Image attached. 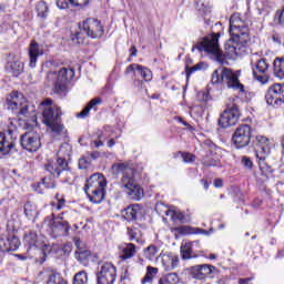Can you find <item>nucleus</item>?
I'll return each instance as SVG.
<instances>
[{
    "instance_id": "obj_1",
    "label": "nucleus",
    "mask_w": 284,
    "mask_h": 284,
    "mask_svg": "<svg viewBox=\"0 0 284 284\" xmlns=\"http://www.w3.org/2000/svg\"><path fill=\"white\" fill-rule=\"evenodd\" d=\"M229 32L233 38L225 43V54L219 45L221 33H213L212 36L205 37L191 49V52L195 50H199V52L204 51L207 54H213L215 61L221 63V65H230L227 59H236L247 54V45L245 44L250 41V28L245 20L241 19L240 13L231 16Z\"/></svg>"
},
{
    "instance_id": "obj_2",
    "label": "nucleus",
    "mask_w": 284,
    "mask_h": 284,
    "mask_svg": "<svg viewBox=\"0 0 284 284\" xmlns=\"http://www.w3.org/2000/svg\"><path fill=\"white\" fill-rule=\"evenodd\" d=\"M72 155V146L64 143L58 151V159L55 162L45 164V170L53 179H61L62 183H70L72 179V171L68 166L67 159Z\"/></svg>"
},
{
    "instance_id": "obj_3",
    "label": "nucleus",
    "mask_w": 284,
    "mask_h": 284,
    "mask_svg": "<svg viewBox=\"0 0 284 284\" xmlns=\"http://www.w3.org/2000/svg\"><path fill=\"white\" fill-rule=\"evenodd\" d=\"M113 174H121V185L126 191L129 197L133 201H141L143 199V190L134 180V175L136 174V170L134 168L125 164L118 163L112 165Z\"/></svg>"
},
{
    "instance_id": "obj_4",
    "label": "nucleus",
    "mask_w": 284,
    "mask_h": 284,
    "mask_svg": "<svg viewBox=\"0 0 284 284\" xmlns=\"http://www.w3.org/2000/svg\"><path fill=\"white\" fill-rule=\"evenodd\" d=\"M241 71H234L227 67L217 68L211 77V83L213 85H225L229 90H237L239 92H245V85L240 80Z\"/></svg>"
},
{
    "instance_id": "obj_5",
    "label": "nucleus",
    "mask_w": 284,
    "mask_h": 284,
    "mask_svg": "<svg viewBox=\"0 0 284 284\" xmlns=\"http://www.w3.org/2000/svg\"><path fill=\"white\" fill-rule=\"evenodd\" d=\"M42 110V122L54 134L63 132V124L61 123V108L52 104V100L47 99L40 103Z\"/></svg>"
},
{
    "instance_id": "obj_6",
    "label": "nucleus",
    "mask_w": 284,
    "mask_h": 284,
    "mask_svg": "<svg viewBox=\"0 0 284 284\" xmlns=\"http://www.w3.org/2000/svg\"><path fill=\"white\" fill-rule=\"evenodd\" d=\"M105 176L101 173L92 174L85 182L84 192L91 203H102L105 199Z\"/></svg>"
},
{
    "instance_id": "obj_7",
    "label": "nucleus",
    "mask_w": 284,
    "mask_h": 284,
    "mask_svg": "<svg viewBox=\"0 0 284 284\" xmlns=\"http://www.w3.org/2000/svg\"><path fill=\"white\" fill-rule=\"evenodd\" d=\"M60 221L54 220V214L44 217L42 222V230L52 236V239H59V236H68L70 234V223L63 221V216L59 215Z\"/></svg>"
},
{
    "instance_id": "obj_8",
    "label": "nucleus",
    "mask_w": 284,
    "mask_h": 284,
    "mask_svg": "<svg viewBox=\"0 0 284 284\" xmlns=\"http://www.w3.org/2000/svg\"><path fill=\"white\" fill-rule=\"evenodd\" d=\"M72 79H74V69L62 68L58 73L50 71L47 74V81L53 85V90L57 94L65 92V88Z\"/></svg>"
},
{
    "instance_id": "obj_9",
    "label": "nucleus",
    "mask_w": 284,
    "mask_h": 284,
    "mask_svg": "<svg viewBox=\"0 0 284 284\" xmlns=\"http://www.w3.org/2000/svg\"><path fill=\"white\" fill-rule=\"evenodd\" d=\"M79 29L80 31L75 33L78 43H83V32L91 39H101L105 32L101 22L94 18H88L84 20L79 24Z\"/></svg>"
},
{
    "instance_id": "obj_10",
    "label": "nucleus",
    "mask_w": 284,
    "mask_h": 284,
    "mask_svg": "<svg viewBox=\"0 0 284 284\" xmlns=\"http://www.w3.org/2000/svg\"><path fill=\"white\" fill-rule=\"evenodd\" d=\"M253 145L255 149V156L258 159L260 169L262 172L272 173V168L265 163L267 156H270V152H272V145L270 144V140L263 135H257L253 140Z\"/></svg>"
},
{
    "instance_id": "obj_11",
    "label": "nucleus",
    "mask_w": 284,
    "mask_h": 284,
    "mask_svg": "<svg viewBox=\"0 0 284 284\" xmlns=\"http://www.w3.org/2000/svg\"><path fill=\"white\" fill-rule=\"evenodd\" d=\"M240 116L241 111L239 110V98H230L226 103V110L219 119V125L223 129L231 128V125H236Z\"/></svg>"
},
{
    "instance_id": "obj_12",
    "label": "nucleus",
    "mask_w": 284,
    "mask_h": 284,
    "mask_svg": "<svg viewBox=\"0 0 284 284\" xmlns=\"http://www.w3.org/2000/svg\"><path fill=\"white\" fill-rule=\"evenodd\" d=\"M19 139V130L12 122L8 125L7 130L0 132V152L1 154H10L17 145Z\"/></svg>"
},
{
    "instance_id": "obj_13",
    "label": "nucleus",
    "mask_w": 284,
    "mask_h": 284,
    "mask_svg": "<svg viewBox=\"0 0 284 284\" xmlns=\"http://www.w3.org/2000/svg\"><path fill=\"white\" fill-rule=\"evenodd\" d=\"M4 108L11 110L17 116H28V101L24 98H19V93L12 92L4 102Z\"/></svg>"
},
{
    "instance_id": "obj_14",
    "label": "nucleus",
    "mask_w": 284,
    "mask_h": 284,
    "mask_svg": "<svg viewBox=\"0 0 284 284\" xmlns=\"http://www.w3.org/2000/svg\"><path fill=\"white\" fill-rule=\"evenodd\" d=\"M251 65L254 79L260 83H267V70H270V63L267 59L253 54L251 58Z\"/></svg>"
},
{
    "instance_id": "obj_15",
    "label": "nucleus",
    "mask_w": 284,
    "mask_h": 284,
    "mask_svg": "<svg viewBox=\"0 0 284 284\" xmlns=\"http://www.w3.org/2000/svg\"><path fill=\"white\" fill-rule=\"evenodd\" d=\"M232 141L237 149L247 148L252 141V128L247 124L240 125L235 130Z\"/></svg>"
},
{
    "instance_id": "obj_16",
    "label": "nucleus",
    "mask_w": 284,
    "mask_h": 284,
    "mask_svg": "<svg viewBox=\"0 0 284 284\" xmlns=\"http://www.w3.org/2000/svg\"><path fill=\"white\" fill-rule=\"evenodd\" d=\"M98 284H114L116 281V267L114 264L106 262L102 264L97 273Z\"/></svg>"
},
{
    "instance_id": "obj_17",
    "label": "nucleus",
    "mask_w": 284,
    "mask_h": 284,
    "mask_svg": "<svg viewBox=\"0 0 284 284\" xmlns=\"http://www.w3.org/2000/svg\"><path fill=\"white\" fill-rule=\"evenodd\" d=\"M20 145L23 150H27V152H38L41 148V139L36 132H26L20 138Z\"/></svg>"
},
{
    "instance_id": "obj_18",
    "label": "nucleus",
    "mask_w": 284,
    "mask_h": 284,
    "mask_svg": "<svg viewBox=\"0 0 284 284\" xmlns=\"http://www.w3.org/2000/svg\"><path fill=\"white\" fill-rule=\"evenodd\" d=\"M265 99L267 105H281V103H284V84L275 83L271 85Z\"/></svg>"
},
{
    "instance_id": "obj_19",
    "label": "nucleus",
    "mask_w": 284,
    "mask_h": 284,
    "mask_svg": "<svg viewBox=\"0 0 284 284\" xmlns=\"http://www.w3.org/2000/svg\"><path fill=\"white\" fill-rule=\"evenodd\" d=\"M21 241L14 235L6 236L0 234V252H17Z\"/></svg>"
},
{
    "instance_id": "obj_20",
    "label": "nucleus",
    "mask_w": 284,
    "mask_h": 284,
    "mask_svg": "<svg viewBox=\"0 0 284 284\" xmlns=\"http://www.w3.org/2000/svg\"><path fill=\"white\" fill-rule=\"evenodd\" d=\"M216 267L210 264H201V265H195L191 268V274L193 278H197V281H203L206 276H210L212 272H214Z\"/></svg>"
},
{
    "instance_id": "obj_21",
    "label": "nucleus",
    "mask_w": 284,
    "mask_h": 284,
    "mask_svg": "<svg viewBox=\"0 0 284 284\" xmlns=\"http://www.w3.org/2000/svg\"><path fill=\"white\" fill-rule=\"evenodd\" d=\"M160 258L165 272H172L179 267V255L174 253H160Z\"/></svg>"
},
{
    "instance_id": "obj_22",
    "label": "nucleus",
    "mask_w": 284,
    "mask_h": 284,
    "mask_svg": "<svg viewBox=\"0 0 284 284\" xmlns=\"http://www.w3.org/2000/svg\"><path fill=\"white\" fill-rule=\"evenodd\" d=\"M30 68H37L39 57H43V47L39 45L37 41H32L29 47Z\"/></svg>"
},
{
    "instance_id": "obj_23",
    "label": "nucleus",
    "mask_w": 284,
    "mask_h": 284,
    "mask_svg": "<svg viewBox=\"0 0 284 284\" xmlns=\"http://www.w3.org/2000/svg\"><path fill=\"white\" fill-rule=\"evenodd\" d=\"M134 70H136V72L142 77V79H144L145 81H150L152 79V71L150 69H148L146 67H143L141 64H130L126 69H125V74H130V72H134Z\"/></svg>"
},
{
    "instance_id": "obj_24",
    "label": "nucleus",
    "mask_w": 284,
    "mask_h": 284,
    "mask_svg": "<svg viewBox=\"0 0 284 284\" xmlns=\"http://www.w3.org/2000/svg\"><path fill=\"white\" fill-rule=\"evenodd\" d=\"M143 209L139 204H132L123 211V217L125 221H136L141 216Z\"/></svg>"
},
{
    "instance_id": "obj_25",
    "label": "nucleus",
    "mask_w": 284,
    "mask_h": 284,
    "mask_svg": "<svg viewBox=\"0 0 284 284\" xmlns=\"http://www.w3.org/2000/svg\"><path fill=\"white\" fill-rule=\"evenodd\" d=\"M44 283L45 284H68V281L63 278L61 273H57L55 271H47L44 273Z\"/></svg>"
},
{
    "instance_id": "obj_26",
    "label": "nucleus",
    "mask_w": 284,
    "mask_h": 284,
    "mask_svg": "<svg viewBox=\"0 0 284 284\" xmlns=\"http://www.w3.org/2000/svg\"><path fill=\"white\" fill-rule=\"evenodd\" d=\"M160 207H163L165 216H170L172 221H184L185 219V215L180 211L170 210L163 204H158L155 206L156 212H159Z\"/></svg>"
},
{
    "instance_id": "obj_27",
    "label": "nucleus",
    "mask_w": 284,
    "mask_h": 284,
    "mask_svg": "<svg viewBox=\"0 0 284 284\" xmlns=\"http://www.w3.org/2000/svg\"><path fill=\"white\" fill-rule=\"evenodd\" d=\"M7 72L13 77H19L23 72V64L19 60H11L7 63Z\"/></svg>"
},
{
    "instance_id": "obj_28",
    "label": "nucleus",
    "mask_w": 284,
    "mask_h": 284,
    "mask_svg": "<svg viewBox=\"0 0 284 284\" xmlns=\"http://www.w3.org/2000/svg\"><path fill=\"white\" fill-rule=\"evenodd\" d=\"M75 258L87 267V265L90 263V258H92V252L90 250L85 248H79L75 251Z\"/></svg>"
},
{
    "instance_id": "obj_29",
    "label": "nucleus",
    "mask_w": 284,
    "mask_h": 284,
    "mask_svg": "<svg viewBox=\"0 0 284 284\" xmlns=\"http://www.w3.org/2000/svg\"><path fill=\"white\" fill-rule=\"evenodd\" d=\"M101 104V98H94L92 99L87 106L77 114L78 119H85L87 116H89L90 114V110H94V108H97V105Z\"/></svg>"
},
{
    "instance_id": "obj_30",
    "label": "nucleus",
    "mask_w": 284,
    "mask_h": 284,
    "mask_svg": "<svg viewBox=\"0 0 284 284\" xmlns=\"http://www.w3.org/2000/svg\"><path fill=\"white\" fill-rule=\"evenodd\" d=\"M121 250L120 258H122V261H128V258H132L134 254H136V246L132 243L123 245Z\"/></svg>"
},
{
    "instance_id": "obj_31",
    "label": "nucleus",
    "mask_w": 284,
    "mask_h": 284,
    "mask_svg": "<svg viewBox=\"0 0 284 284\" xmlns=\"http://www.w3.org/2000/svg\"><path fill=\"white\" fill-rule=\"evenodd\" d=\"M197 12L200 17H207L212 12V0H199Z\"/></svg>"
},
{
    "instance_id": "obj_32",
    "label": "nucleus",
    "mask_w": 284,
    "mask_h": 284,
    "mask_svg": "<svg viewBox=\"0 0 284 284\" xmlns=\"http://www.w3.org/2000/svg\"><path fill=\"white\" fill-rule=\"evenodd\" d=\"M144 257L151 262L159 261V258H161V254L159 255V248L156 245L151 244L144 248Z\"/></svg>"
},
{
    "instance_id": "obj_33",
    "label": "nucleus",
    "mask_w": 284,
    "mask_h": 284,
    "mask_svg": "<svg viewBox=\"0 0 284 284\" xmlns=\"http://www.w3.org/2000/svg\"><path fill=\"white\" fill-rule=\"evenodd\" d=\"M24 214L29 221H34V219L39 216V210L36 204H32V202H27L24 204Z\"/></svg>"
},
{
    "instance_id": "obj_34",
    "label": "nucleus",
    "mask_w": 284,
    "mask_h": 284,
    "mask_svg": "<svg viewBox=\"0 0 284 284\" xmlns=\"http://www.w3.org/2000/svg\"><path fill=\"white\" fill-rule=\"evenodd\" d=\"M273 71L277 79H284V58H276L274 60Z\"/></svg>"
},
{
    "instance_id": "obj_35",
    "label": "nucleus",
    "mask_w": 284,
    "mask_h": 284,
    "mask_svg": "<svg viewBox=\"0 0 284 284\" xmlns=\"http://www.w3.org/2000/svg\"><path fill=\"white\" fill-rule=\"evenodd\" d=\"M24 242L30 245V247H41V242H39V235H37V232L30 231L24 236Z\"/></svg>"
},
{
    "instance_id": "obj_36",
    "label": "nucleus",
    "mask_w": 284,
    "mask_h": 284,
    "mask_svg": "<svg viewBox=\"0 0 284 284\" xmlns=\"http://www.w3.org/2000/svg\"><path fill=\"white\" fill-rule=\"evenodd\" d=\"M192 242H185L184 244L181 245V256L184 261L192 258Z\"/></svg>"
},
{
    "instance_id": "obj_37",
    "label": "nucleus",
    "mask_w": 284,
    "mask_h": 284,
    "mask_svg": "<svg viewBox=\"0 0 284 284\" xmlns=\"http://www.w3.org/2000/svg\"><path fill=\"white\" fill-rule=\"evenodd\" d=\"M128 235L130 237V241H136V243H140L143 233L141 230L136 226L128 227Z\"/></svg>"
},
{
    "instance_id": "obj_38",
    "label": "nucleus",
    "mask_w": 284,
    "mask_h": 284,
    "mask_svg": "<svg viewBox=\"0 0 284 284\" xmlns=\"http://www.w3.org/2000/svg\"><path fill=\"white\" fill-rule=\"evenodd\" d=\"M156 274H159V268L152 267V266H148L146 274L142 278V284L152 283V281L154 280V276H156Z\"/></svg>"
},
{
    "instance_id": "obj_39",
    "label": "nucleus",
    "mask_w": 284,
    "mask_h": 284,
    "mask_svg": "<svg viewBox=\"0 0 284 284\" xmlns=\"http://www.w3.org/2000/svg\"><path fill=\"white\" fill-rule=\"evenodd\" d=\"M159 284H179V275L176 273L168 274L159 280Z\"/></svg>"
},
{
    "instance_id": "obj_40",
    "label": "nucleus",
    "mask_w": 284,
    "mask_h": 284,
    "mask_svg": "<svg viewBox=\"0 0 284 284\" xmlns=\"http://www.w3.org/2000/svg\"><path fill=\"white\" fill-rule=\"evenodd\" d=\"M52 212H61L65 207V199L55 195V202H51Z\"/></svg>"
},
{
    "instance_id": "obj_41",
    "label": "nucleus",
    "mask_w": 284,
    "mask_h": 284,
    "mask_svg": "<svg viewBox=\"0 0 284 284\" xmlns=\"http://www.w3.org/2000/svg\"><path fill=\"white\" fill-rule=\"evenodd\" d=\"M36 10H37L38 17H41V19H45V17H48L49 8L44 1L38 2Z\"/></svg>"
},
{
    "instance_id": "obj_42",
    "label": "nucleus",
    "mask_w": 284,
    "mask_h": 284,
    "mask_svg": "<svg viewBox=\"0 0 284 284\" xmlns=\"http://www.w3.org/2000/svg\"><path fill=\"white\" fill-rule=\"evenodd\" d=\"M73 284H88V273L85 271L78 272L73 277Z\"/></svg>"
},
{
    "instance_id": "obj_43",
    "label": "nucleus",
    "mask_w": 284,
    "mask_h": 284,
    "mask_svg": "<svg viewBox=\"0 0 284 284\" xmlns=\"http://www.w3.org/2000/svg\"><path fill=\"white\" fill-rule=\"evenodd\" d=\"M203 68V63H197L193 67H185L186 81H190V75L194 74V72H199Z\"/></svg>"
},
{
    "instance_id": "obj_44",
    "label": "nucleus",
    "mask_w": 284,
    "mask_h": 284,
    "mask_svg": "<svg viewBox=\"0 0 284 284\" xmlns=\"http://www.w3.org/2000/svg\"><path fill=\"white\" fill-rule=\"evenodd\" d=\"M180 154L185 163H194V161H196V155L192 153L180 152Z\"/></svg>"
},
{
    "instance_id": "obj_45",
    "label": "nucleus",
    "mask_w": 284,
    "mask_h": 284,
    "mask_svg": "<svg viewBox=\"0 0 284 284\" xmlns=\"http://www.w3.org/2000/svg\"><path fill=\"white\" fill-rule=\"evenodd\" d=\"M91 163H92V161L89 160V158H88V155H87L85 158H81V159L79 160L78 165H79L80 170H88V169L90 168V164H91Z\"/></svg>"
},
{
    "instance_id": "obj_46",
    "label": "nucleus",
    "mask_w": 284,
    "mask_h": 284,
    "mask_svg": "<svg viewBox=\"0 0 284 284\" xmlns=\"http://www.w3.org/2000/svg\"><path fill=\"white\" fill-rule=\"evenodd\" d=\"M69 3L73 8H85V6H88V3H90V0H69Z\"/></svg>"
},
{
    "instance_id": "obj_47",
    "label": "nucleus",
    "mask_w": 284,
    "mask_h": 284,
    "mask_svg": "<svg viewBox=\"0 0 284 284\" xmlns=\"http://www.w3.org/2000/svg\"><path fill=\"white\" fill-rule=\"evenodd\" d=\"M242 165L246 169V170H252L254 163H252V160L248 156H243L242 158Z\"/></svg>"
},
{
    "instance_id": "obj_48",
    "label": "nucleus",
    "mask_w": 284,
    "mask_h": 284,
    "mask_svg": "<svg viewBox=\"0 0 284 284\" xmlns=\"http://www.w3.org/2000/svg\"><path fill=\"white\" fill-rule=\"evenodd\" d=\"M178 234H192V229L189 226H179L174 229Z\"/></svg>"
},
{
    "instance_id": "obj_49",
    "label": "nucleus",
    "mask_w": 284,
    "mask_h": 284,
    "mask_svg": "<svg viewBox=\"0 0 284 284\" xmlns=\"http://www.w3.org/2000/svg\"><path fill=\"white\" fill-rule=\"evenodd\" d=\"M42 183L47 189H54L57 187V182L49 180L48 178L42 179Z\"/></svg>"
},
{
    "instance_id": "obj_50",
    "label": "nucleus",
    "mask_w": 284,
    "mask_h": 284,
    "mask_svg": "<svg viewBox=\"0 0 284 284\" xmlns=\"http://www.w3.org/2000/svg\"><path fill=\"white\" fill-rule=\"evenodd\" d=\"M203 165H205L206 168H217L219 160H214V159L205 160L203 162Z\"/></svg>"
},
{
    "instance_id": "obj_51",
    "label": "nucleus",
    "mask_w": 284,
    "mask_h": 284,
    "mask_svg": "<svg viewBox=\"0 0 284 284\" xmlns=\"http://www.w3.org/2000/svg\"><path fill=\"white\" fill-rule=\"evenodd\" d=\"M57 6L60 10H65L69 8L68 0H58Z\"/></svg>"
},
{
    "instance_id": "obj_52",
    "label": "nucleus",
    "mask_w": 284,
    "mask_h": 284,
    "mask_svg": "<svg viewBox=\"0 0 284 284\" xmlns=\"http://www.w3.org/2000/svg\"><path fill=\"white\" fill-rule=\"evenodd\" d=\"M87 156L90 159H92V161H97V159H99V156H101V153L99 151H93L91 153H87Z\"/></svg>"
},
{
    "instance_id": "obj_53",
    "label": "nucleus",
    "mask_w": 284,
    "mask_h": 284,
    "mask_svg": "<svg viewBox=\"0 0 284 284\" xmlns=\"http://www.w3.org/2000/svg\"><path fill=\"white\" fill-rule=\"evenodd\" d=\"M272 41H274V43H277V45H281L282 41H281V36L278 34H273L272 36Z\"/></svg>"
},
{
    "instance_id": "obj_54",
    "label": "nucleus",
    "mask_w": 284,
    "mask_h": 284,
    "mask_svg": "<svg viewBox=\"0 0 284 284\" xmlns=\"http://www.w3.org/2000/svg\"><path fill=\"white\" fill-rule=\"evenodd\" d=\"M214 186L215 187H223V180H221V179L214 180Z\"/></svg>"
},
{
    "instance_id": "obj_55",
    "label": "nucleus",
    "mask_w": 284,
    "mask_h": 284,
    "mask_svg": "<svg viewBox=\"0 0 284 284\" xmlns=\"http://www.w3.org/2000/svg\"><path fill=\"white\" fill-rule=\"evenodd\" d=\"M250 281H252V277L240 278L239 280V284H250Z\"/></svg>"
},
{
    "instance_id": "obj_56",
    "label": "nucleus",
    "mask_w": 284,
    "mask_h": 284,
    "mask_svg": "<svg viewBox=\"0 0 284 284\" xmlns=\"http://www.w3.org/2000/svg\"><path fill=\"white\" fill-rule=\"evenodd\" d=\"M201 183H202L204 190H210V184L207 183V180L202 179V180H201Z\"/></svg>"
},
{
    "instance_id": "obj_57",
    "label": "nucleus",
    "mask_w": 284,
    "mask_h": 284,
    "mask_svg": "<svg viewBox=\"0 0 284 284\" xmlns=\"http://www.w3.org/2000/svg\"><path fill=\"white\" fill-rule=\"evenodd\" d=\"M108 148H114V145H116V141H114V139H111L106 142Z\"/></svg>"
},
{
    "instance_id": "obj_58",
    "label": "nucleus",
    "mask_w": 284,
    "mask_h": 284,
    "mask_svg": "<svg viewBox=\"0 0 284 284\" xmlns=\"http://www.w3.org/2000/svg\"><path fill=\"white\" fill-rule=\"evenodd\" d=\"M130 52V57H136V47H131Z\"/></svg>"
},
{
    "instance_id": "obj_59",
    "label": "nucleus",
    "mask_w": 284,
    "mask_h": 284,
    "mask_svg": "<svg viewBox=\"0 0 284 284\" xmlns=\"http://www.w3.org/2000/svg\"><path fill=\"white\" fill-rule=\"evenodd\" d=\"M93 143H94L95 148H103V141H101V140L94 141Z\"/></svg>"
},
{
    "instance_id": "obj_60",
    "label": "nucleus",
    "mask_w": 284,
    "mask_h": 284,
    "mask_svg": "<svg viewBox=\"0 0 284 284\" xmlns=\"http://www.w3.org/2000/svg\"><path fill=\"white\" fill-rule=\"evenodd\" d=\"M75 246L78 247V250H83V247H81V240L80 239H75Z\"/></svg>"
},
{
    "instance_id": "obj_61",
    "label": "nucleus",
    "mask_w": 284,
    "mask_h": 284,
    "mask_svg": "<svg viewBox=\"0 0 284 284\" xmlns=\"http://www.w3.org/2000/svg\"><path fill=\"white\" fill-rule=\"evenodd\" d=\"M197 233L199 234H209V232L206 230H203V229H197Z\"/></svg>"
},
{
    "instance_id": "obj_62",
    "label": "nucleus",
    "mask_w": 284,
    "mask_h": 284,
    "mask_svg": "<svg viewBox=\"0 0 284 284\" xmlns=\"http://www.w3.org/2000/svg\"><path fill=\"white\" fill-rule=\"evenodd\" d=\"M209 258H210L211 261H214V260L217 258V255L211 253V254L209 255Z\"/></svg>"
},
{
    "instance_id": "obj_63",
    "label": "nucleus",
    "mask_w": 284,
    "mask_h": 284,
    "mask_svg": "<svg viewBox=\"0 0 284 284\" xmlns=\"http://www.w3.org/2000/svg\"><path fill=\"white\" fill-rule=\"evenodd\" d=\"M98 139H99V141H101V139H103V133H100V134L98 135Z\"/></svg>"
},
{
    "instance_id": "obj_64",
    "label": "nucleus",
    "mask_w": 284,
    "mask_h": 284,
    "mask_svg": "<svg viewBox=\"0 0 284 284\" xmlns=\"http://www.w3.org/2000/svg\"><path fill=\"white\" fill-rule=\"evenodd\" d=\"M180 122L183 123V125H187V122L183 121V119H180Z\"/></svg>"
}]
</instances>
